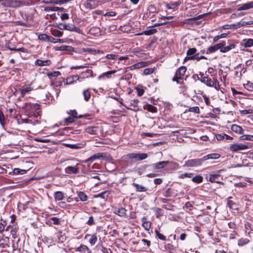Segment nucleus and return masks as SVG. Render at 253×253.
<instances>
[{"mask_svg":"<svg viewBox=\"0 0 253 253\" xmlns=\"http://www.w3.org/2000/svg\"><path fill=\"white\" fill-rule=\"evenodd\" d=\"M200 81L206 84L208 86L214 87V89L217 91H220L222 93L223 91L222 90V87L220 86L221 85L219 84V81L217 79L213 78L212 80L209 78L208 76H205L203 74H200Z\"/></svg>","mask_w":253,"mask_h":253,"instance_id":"nucleus-1","label":"nucleus"},{"mask_svg":"<svg viewBox=\"0 0 253 253\" xmlns=\"http://www.w3.org/2000/svg\"><path fill=\"white\" fill-rule=\"evenodd\" d=\"M186 71V68L184 66L179 67L176 71L174 77L172 79V81L176 82L177 84H182L183 83L182 77L185 75Z\"/></svg>","mask_w":253,"mask_h":253,"instance_id":"nucleus-2","label":"nucleus"},{"mask_svg":"<svg viewBox=\"0 0 253 253\" xmlns=\"http://www.w3.org/2000/svg\"><path fill=\"white\" fill-rule=\"evenodd\" d=\"M58 28L62 30H66L71 32H76L78 33H81V29L72 23H59L58 25Z\"/></svg>","mask_w":253,"mask_h":253,"instance_id":"nucleus-3","label":"nucleus"},{"mask_svg":"<svg viewBox=\"0 0 253 253\" xmlns=\"http://www.w3.org/2000/svg\"><path fill=\"white\" fill-rule=\"evenodd\" d=\"M126 158L128 160H131L133 162L143 160L147 158V155L145 153H129L126 155Z\"/></svg>","mask_w":253,"mask_h":253,"instance_id":"nucleus-4","label":"nucleus"},{"mask_svg":"<svg viewBox=\"0 0 253 253\" xmlns=\"http://www.w3.org/2000/svg\"><path fill=\"white\" fill-rule=\"evenodd\" d=\"M203 162L202 158L191 159L185 161L183 167H196L201 166Z\"/></svg>","mask_w":253,"mask_h":253,"instance_id":"nucleus-5","label":"nucleus"},{"mask_svg":"<svg viewBox=\"0 0 253 253\" xmlns=\"http://www.w3.org/2000/svg\"><path fill=\"white\" fill-rule=\"evenodd\" d=\"M250 148L247 143H236L231 144L230 150L232 152H236L240 150H245Z\"/></svg>","mask_w":253,"mask_h":253,"instance_id":"nucleus-6","label":"nucleus"},{"mask_svg":"<svg viewBox=\"0 0 253 253\" xmlns=\"http://www.w3.org/2000/svg\"><path fill=\"white\" fill-rule=\"evenodd\" d=\"M102 3L103 2L97 0H87L84 2V5L86 8L90 9L95 8Z\"/></svg>","mask_w":253,"mask_h":253,"instance_id":"nucleus-7","label":"nucleus"},{"mask_svg":"<svg viewBox=\"0 0 253 253\" xmlns=\"http://www.w3.org/2000/svg\"><path fill=\"white\" fill-rule=\"evenodd\" d=\"M1 4L4 6L17 7L21 5V2L17 0H0Z\"/></svg>","mask_w":253,"mask_h":253,"instance_id":"nucleus-8","label":"nucleus"},{"mask_svg":"<svg viewBox=\"0 0 253 253\" xmlns=\"http://www.w3.org/2000/svg\"><path fill=\"white\" fill-rule=\"evenodd\" d=\"M148 65V63L145 61H141L138 62L136 64H134L131 66H130L128 67V68L130 70H134L135 69H140Z\"/></svg>","mask_w":253,"mask_h":253,"instance_id":"nucleus-9","label":"nucleus"},{"mask_svg":"<svg viewBox=\"0 0 253 253\" xmlns=\"http://www.w3.org/2000/svg\"><path fill=\"white\" fill-rule=\"evenodd\" d=\"M33 89V88L30 85H29L19 88L17 91L20 93L21 97H23L26 94L29 93Z\"/></svg>","mask_w":253,"mask_h":253,"instance_id":"nucleus-10","label":"nucleus"},{"mask_svg":"<svg viewBox=\"0 0 253 253\" xmlns=\"http://www.w3.org/2000/svg\"><path fill=\"white\" fill-rule=\"evenodd\" d=\"M80 77V79H85L89 78H92L94 77L92 70L87 69L85 71L82 72Z\"/></svg>","mask_w":253,"mask_h":253,"instance_id":"nucleus-11","label":"nucleus"},{"mask_svg":"<svg viewBox=\"0 0 253 253\" xmlns=\"http://www.w3.org/2000/svg\"><path fill=\"white\" fill-rule=\"evenodd\" d=\"M25 109L27 110L35 111L40 109V105L37 103H26L25 105Z\"/></svg>","mask_w":253,"mask_h":253,"instance_id":"nucleus-12","label":"nucleus"},{"mask_svg":"<svg viewBox=\"0 0 253 253\" xmlns=\"http://www.w3.org/2000/svg\"><path fill=\"white\" fill-rule=\"evenodd\" d=\"M221 42H224L223 46H221V47L220 48V52L221 53H226L236 47V45L234 43H231L229 45L225 46L226 42L225 41H222Z\"/></svg>","mask_w":253,"mask_h":253,"instance_id":"nucleus-13","label":"nucleus"},{"mask_svg":"<svg viewBox=\"0 0 253 253\" xmlns=\"http://www.w3.org/2000/svg\"><path fill=\"white\" fill-rule=\"evenodd\" d=\"M104 157V155L103 153H98L93 155V156H91L87 159L84 160V163H89V162L91 163L96 160L99 159L100 158H103Z\"/></svg>","mask_w":253,"mask_h":253,"instance_id":"nucleus-14","label":"nucleus"},{"mask_svg":"<svg viewBox=\"0 0 253 253\" xmlns=\"http://www.w3.org/2000/svg\"><path fill=\"white\" fill-rule=\"evenodd\" d=\"M253 8V1H251L242 5H238L237 10H246Z\"/></svg>","mask_w":253,"mask_h":253,"instance_id":"nucleus-15","label":"nucleus"},{"mask_svg":"<svg viewBox=\"0 0 253 253\" xmlns=\"http://www.w3.org/2000/svg\"><path fill=\"white\" fill-rule=\"evenodd\" d=\"M89 239V243L91 246H94L97 241V236L96 234H87L84 236V239Z\"/></svg>","mask_w":253,"mask_h":253,"instance_id":"nucleus-16","label":"nucleus"},{"mask_svg":"<svg viewBox=\"0 0 253 253\" xmlns=\"http://www.w3.org/2000/svg\"><path fill=\"white\" fill-rule=\"evenodd\" d=\"M224 42L218 43L213 46H210L207 51V53H211L219 49L220 50L221 46H223Z\"/></svg>","mask_w":253,"mask_h":253,"instance_id":"nucleus-17","label":"nucleus"},{"mask_svg":"<svg viewBox=\"0 0 253 253\" xmlns=\"http://www.w3.org/2000/svg\"><path fill=\"white\" fill-rule=\"evenodd\" d=\"M78 164L75 166H68L65 169V172L67 174H76L78 172L79 168L77 167Z\"/></svg>","mask_w":253,"mask_h":253,"instance_id":"nucleus-18","label":"nucleus"},{"mask_svg":"<svg viewBox=\"0 0 253 253\" xmlns=\"http://www.w3.org/2000/svg\"><path fill=\"white\" fill-rule=\"evenodd\" d=\"M141 221L142 227L146 231H149L151 228V222L146 217H142Z\"/></svg>","mask_w":253,"mask_h":253,"instance_id":"nucleus-19","label":"nucleus"},{"mask_svg":"<svg viewBox=\"0 0 253 253\" xmlns=\"http://www.w3.org/2000/svg\"><path fill=\"white\" fill-rule=\"evenodd\" d=\"M80 80V77L77 75H73L68 77L66 80V84H71Z\"/></svg>","mask_w":253,"mask_h":253,"instance_id":"nucleus-20","label":"nucleus"},{"mask_svg":"<svg viewBox=\"0 0 253 253\" xmlns=\"http://www.w3.org/2000/svg\"><path fill=\"white\" fill-rule=\"evenodd\" d=\"M85 142H84L81 143H77V144H65V146L71 148V149H79L82 148L84 147L85 145Z\"/></svg>","mask_w":253,"mask_h":253,"instance_id":"nucleus-21","label":"nucleus"},{"mask_svg":"<svg viewBox=\"0 0 253 253\" xmlns=\"http://www.w3.org/2000/svg\"><path fill=\"white\" fill-rule=\"evenodd\" d=\"M75 251L80 253H91V251L89 248L86 245H81L80 247L76 248Z\"/></svg>","mask_w":253,"mask_h":253,"instance_id":"nucleus-22","label":"nucleus"},{"mask_svg":"<svg viewBox=\"0 0 253 253\" xmlns=\"http://www.w3.org/2000/svg\"><path fill=\"white\" fill-rule=\"evenodd\" d=\"M51 62L50 60H42L37 59L35 62V64L39 66H46L50 65Z\"/></svg>","mask_w":253,"mask_h":253,"instance_id":"nucleus-23","label":"nucleus"},{"mask_svg":"<svg viewBox=\"0 0 253 253\" xmlns=\"http://www.w3.org/2000/svg\"><path fill=\"white\" fill-rule=\"evenodd\" d=\"M220 157V155L218 153H212L204 156L202 158L203 162L207 161L209 159H217Z\"/></svg>","mask_w":253,"mask_h":253,"instance_id":"nucleus-24","label":"nucleus"},{"mask_svg":"<svg viewBox=\"0 0 253 253\" xmlns=\"http://www.w3.org/2000/svg\"><path fill=\"white\" fill-rule=\"evenodd\" d=\"M51 40H49V41L53 43H57V42H60V43H70L71 42H73V40L71 39H69L68 38L65 39H55L53 37L50 38Z\"/></svg>","mask_w":253,"mask_h":253,"instance_id":"nucleus-25","label":"nucleus"},{"mask_svg":"<svg viewBox=\"0 0 253 253\" xmlns=\"http://www.w3.org/2000/svg\"><path fill=\"white\" fill-rule=\"evenodd\" d=\"M170 162L168 161H162L159 163H155L152 165L154 169H160L164 168L167 165L169 164Z\"/></svg>","mask_w":253,"mask_h":253,"instance_id":"nucleus-26","label":"nucleus"},{"mask_svg":"<svg viewBox=\"0 0 253 253\" xmlns=\"http://www.w3.org/2000/svg\"><path fill=\"white\" fill-rule=\"evenodd\" d=\"M53 196L55 201H59L64 199L65 194L61 191H56L54 193Z\"/></svg>","mask_w":253,"mask_h":253,"instance_id":"nucleus-27","label":"nucleus"},{"mask_svg":"<svg viewBox=\"0 0 253 253\" xmlns=\"http://www.w3.org/2000/svg\"><path fill=\"white\" fill-rule=\"evenodd\" d=\"M8 240V237H4L3 235H0V248H5L8 246L7 242Z\"/></svg>","mask_w":253,"mask_h":253,"instance_id":"nucleus-28","label":"nucleus"},{"mask_svg":"<svg viewBox=\"0 0 253 253\" xmlns=\"http://www.w3.org/2000/svg\"><path fill=\"white\" fill-rule=\"evenodd\" d=\"M197 49L195 48H189L187 51V55L188 56V58H191L193 59H195L196 58L197 54H196Z\"/></svg>","mask_w":253,"mask_h":253,"instance_id":"nucleus-29","label":"nucleus"},{"mask_svg":"<svg viewBox=\"0 0 253 253\" xmlns=\"http://www.w3.org/2000/svg\"><path fill=\"white\" fill-rule=\"evenodd\" d=\"M126 210L125 209L120 208L118 209H115L113 212L120 216L124 217L126 216Z\"/></svg>","mask_w":253,"mask_h":253,"instance_id":"nucleus-30","label":"nucleus"},{"mask_svg":"<svg viewBox=\"0 0 253 253\" xmlns=\"http://www.w3.org/2000/svg\"><path fill=\"white\" fill-rule=\"evenodd\" d=\"M241 45L245 47H251L253 46V40L252 39H244L242 41Z\"/></svg>","mask_w":253,"mask_h":253,"instance_id":"nucleus-31","label":"nucleus"},{"mask_svg":"<svg viewBox=\"0 0 253 253\" xmlns=\"http://www.w3.org/2000/svg\"><path fill=\"white\" fill-rule=\"evenodd\" d=\"M231 129L232 131L238 134H242L244 133V129L242 127L237 125H232Z\"/></svg>","mask_w":253,"mask_h":253,"instance_id":"nucleus-32","label":"nucleus"},{"mask_svg":"<svg viewBox=\"0 0 253 253\" xmlns=\"http://www.w3.org/2000/svg\"><path fill=\"white\" fill-rule=\"evenodd\" d=\"M220 175L218 174H211L209 178V181L211 183H220Z\"/></svg>","mask_w":253,"mask_h":253,"instance_id":"nucleus-33","label":"nucleus"},{"mask_svg":"<svg viewBox=\"0 0 253 253\" xmlns=\"http://www.w3.org/2000/svg\"><path fill=\"white\" fill-rule=\"evenodd\" d=\"M56 51H73L74 50V48L71 46L69 45H62L60 46L57 47L55 49Z\"/></svg>","mask_w":253,"mask_h":253,"instance_id":"nucleus-34","label":"nucleus"},{"mask_svg":"<svg viewBox=\"0 0 253 253\" xmlns=\"http://www.w3.org/2000/svg\"><path fill=\"white\" fill-rule=\"evenodd\" d=\"M116 72V70H113V71H108V72L103 73L98 77V79L101 80L102 79H105V78L109 79V78H110V76L111 75L114 74Z\"/></svg>","mask_w":253,"mask_h":253,"instance_id":"nucleus-35","label":"nucleus"},{"mask_svg":"<svg viewBox=\"0 0 253 253\" xmlns=\"http://www.w3.org/2000/svg\"><path fill=\"white\" fill-rule=\"evenodd\" d=\"M132 185L135 188L137 192H145L147 190L146 187L136 183H133Z\"/></svg>","mask_w":253,"mask_h":253,"instance_id":"nucleus-36","label":"nucleus"},{"mask_svg":"<svg viewBox=\"0 0 253 253\" xmlns=\"http://www.w3.org/2000/svg\"><path fill=\"white\" fill-rule=\"evenodd\" d=\"M253 24V22L252 21H241L237 23H236V27L237 29L241 27L246 26L247 25H252Z\"/></svg>","mask_w":253,"mask_h":253,"instance_id":"nucleus-37","label":"nucleus"},{"mask_svg":"<svg viewBox=\"0 0 253 253\" xmlns=\"http://www.w3.org/2000/svg\"><path fill=\"white\" fill-rule=\"evenodd\" d=\"M143 108L145 110H146L152 113H156L157 111V109L156 107L148 103L145 104Z\"/></svg>","mask_w":253,"mask_h":253,"instance_id":"nucleus-38","label":"nucleus"},{"mask_svg":"<svg viewBox=\"0 0 253 253\" xmlns=\"http://www.w3.org/2000/svg\"><path fill=\"white\" fill-rule=\"evenodd\" d=\"M45 11H63L64 10V8L59 7L57 6H47L45 7L44 9Z\"/></svg>","mask_w":253,"mask_h":253,"instance_id":"nucleus-39","label":"nucleus"},{"mask_svg":"<svg viewBox=\"0 0 253 253\" xmlns=\"http://www.w3.org/2000/svg\"><path fill=\"white\" fill-rule=\"evenodd\" d=\"M26 172V170L24 169H21L18 168L14 169L12 172H10V174H23Z\"/></svg>","mask_w":253,"mask_h":253,"instance_id":"nucleus-40","label":"nucleus"},{"mask_svg":"<svg viewBox=\"0 0 253 253\" xmlns=\"http://www.w3.org/2000/svg\"><path fill=\"white\" fill-rule=\"evenodd\" d=\"M19 123H26V124H31L33 125H35L36 124H38L39 122L38 120L35 121L34 122L32 121V120L29 119H22L19 122Z\"/></svg>","mask_w":253,"mask_h":253,"instance_id":"nucleus-41","label":"nucleus"},{"mask_svg":"<svg viewBox=\"0 0 253 253\" xmlns=\"http://www.w3.org/2000/svg\"><path fill=\"white\" fill-rule=\"evenodd\" d=\"M109 193L107 191H104L103 192L100 193V194L95 195L94 196V198H101L103 199H107L108 197Z\"/></svg>","mask_w":253,"mask_h":253,"instance_id":"nucleus-42","label":"nucleus"},{"mask_svg":"<svg viewBox=\"0 0 253 253\" xmlns=\"http://www.w3.org/2000/svg\"><path fill=\"white\" fill-rule=\"evenodd\" d=\"M51 33L53 36L57 37H61L63 35V32L56 29H52Z\"/></svg>","mask_w":253,"mask_h":253,"instance_id":"nucleus-43","label":"nucleus"},{"mask_svg":"<svg viewBox=\"0 0 253 253\" xmlns=\"http://www.w3.org/2000/svg\"><path fill=\"white\" fill-rule=\"evenodd\" d=\"M17 231H18V229H17V228L16 227V226L14 225H12L11 231H10V233H11V236L13 239L17 238Z\"/></svg>","mask_w":253,"mask_h":253,"instance_id":"nucleus-44","label":"nucleus"},{"mask_svg":"<svg viewBox=\"0 0 253 253\" xmlns=\"http://www.w3.org/2000/svg\"><path fill=\"white\" fill-rule=\"evenodd\" d=\"M250 242V240L247 238H242L238 240V245L239 246H243Z\"/></svg>","mask_w":253,"mask_h":253,"instance_id":"nucleus-45","label":"nucleus"},{"mask_svg":"<svg viewBox=\"0 0 253 253\" xmlns=\"http://www.w3.org/2000/svg\"><path fill=\"white\" fill-rule=\"evenodd\" d=\"M192 180L193 182L196 183H201L203 181V177L200 175H197L193 177L192 179Z\"/></svg>","mask_w":253,"mask_h":253,"instance_id":"nucleus-46","label":"nucleus"},{"mask_svg":"<svg viewBox=\"0 0 253 253\" xmlns=\"http://www.w3.org/2000/svg\"><path fill=\"white\" fill-rule=\"evenodd\" d=\"M57 237L59 240V242L63 243L66 240V236L64 234H63L61 231H59L57 233Z\"/></svg>","mask_w":253,"mask_h":253,"instance_id":"nucleus-47","label":"nucleus"},{"mask_svg":"<svg viewBox=\"0 0 253 253\" xmlns=\"http://www.w3.org/2000/svg\"><path fill=\"white\" fill-rule=\"evenodd\" d=\"M78 196L80 199V200L82 201H85L87 199V196L83 192H78Z\"/></svg>","mask_w":253,"mask_h":253,"instance_id":"nucleus-48","label":"nucleus"},{"mask_svg":"<svg viewBox=\"0 0 253 253\" xmlns=\"http://www.w3.org/2000/svg\"><path fill=\"white\" fill-rule=\"evenodd\" d=\"M239 112L240 114L243 116L249 114H253V109H252L242 110H240Z\"/></svg>","mask_w":253,"mask_h":253,"instance_id":"nucleus-49","label":"nucleus"},{"mask_svg":"<svg viewBox=\"0 0 253 253\" xmlns=\"http://www.w3.org/2000/svg\"><path fill=\"white\" fill-rule=\"evenodd\" d=\"M83 95L84 97V99L86 101H88L89 100V99L90 98V93L88 89L84 90Z\"/></svg>","mask_w":253,"mask_h":253,"instance_id":"nucleus-50","label":"nucleus"},{"mask_svg":"<svg viewBox=\"0 0 253 253\" xmlns=\"http://www.w3.org/2000/svg\"><path fill=\"white\" fill-rule=\"evenodd\" d=\"M235 25H236V23L233 24H230V25L226 24V25L222 26L221 27V29H224V30L235 29H237V27H236Z\"/></svg>","mask_w":253,"mask_h":253,"instance_id":"nucleus-51","label":"nucleus"},{"mask_svg":"<svg viewBox=\"0 0 253 253\" xmlns=\"http://www.w3.org/2000/svg\"><path fill=\"white\" fill-rule=\"evenodd\" d=\"M244 87L251 91H253V83L248 81L247 83L244 84Z\"/></svg>","mask_w":253,"mask_h":253,"instance_id":"nucleus-52","label":"nucleus"},{"mask_svg":"<svg viewBox=\"0 0 253 253\" xmlns=\"http://www.w3.org/2000/svg\"><path fill=\"white\" fill-rule=\"evenodd\" d=\"M157 32V30L155 29H151L146 31H144L140 35H151L155 34Z\"/></svg>","mask_w":253,"mask_h":253,"instance_id":"nucleus-53","label":"nucleus"},{"mask_svg":"<svg viewBox=\"0 0 253 253\" xmlns=\"http://www.w3.org/2000/svg\"><path fill=\"white\" fill-rule=\"evenodd\" d=\"M61 75V73L59 71H54L53 72L47 74L48 77L52 79L53 78L58 77Z\"/></svg>","mask_w":253,"mask_h":253,"instance_id":"nucleus-54","label":"nucleus"},{"mask_svg":"<svg viewBox=\"0 0 253 253\" xmlns=\"http://www.w3.org/2000/svg\"><path fill=\"white\" fill-rule=\"evenodd\" d=\"M193 174L192 173H184L179 175V178L184 179L185 178H191L192 177Z\"/></svg>","mask_w":253,"mask_h":253,"instance_id":"nucleus-55","label":"nucleus"},{"mask_svg":"<svg viewBox=\"0 0 253 253\" xmlns=\"http://www.w3.org/2000/svg\"><path fill=\"white\" fill-rule=\"evenodd\" d=\"M241 138L242 140L253 141V135H244Z\"/></svg>","mask_w":253,"mask_h":253,"instance_id":"nucleus-56","label":"nucleus"},{"mask_svg":"<svg viewBox=\"0 0 253 253\" xmlns=\"http://www.w3.org/2000/svg\"><path fill=\"white\" fill-rule=\"evenodd\" d=\"M189 111L195 113L199 114L200 113L199 108L197 106H194L189 108Z\"/></svg>","mask_w":253,"mask_h":253,"instance_id":"nucleus-57","label":"nucleus"},{"mask_svg":"<svg viewBox=\"0 0 253 253\" xmlns=\"http://www.w3.org/2000/svg\"><path fill=\"white\" fill-rule=\"evenodd\" d=\"M154 72L153 68H146L144 70L143 74L144 75H150Z\"/></svg>","mask_w":253,"mask_h":253,"instance_id":"nucleus-58","label":"nucleus"},{"mask_svg":"<svg viewBox=\"0 0 253 253\" xmlns=\"http://www.w3.org/2000/svg\"><path fill=\"white\" fill-rule=\"evenodd\" d=\"M0 124L4 127V116L3 113L0 110Z\"/></svg>","mask_w":253,"mask_h":253,"instance_id":"nucleus-59","label":"nucleus"},{"mask_svg":"<svg viewBox=\"0 0 253 253\" xmlns=\"http://www.w3.org/2000/svg\"><path fill=\"white\" fill-rule=\"evenodd\" d=\"M88 67L87 64H84L83 65L74 66L71 67V69H80Z\"/></svg>","mask_w":253,"mask_h":253,"instance_id":"nucleus-60","label":"nucleus"},{"mask_svg":"<svg viewBox=\"0 0 253 253\" xmlns=\"http://www.w3.org/2000/svg\"><path fill=\"white\" fill-rule=\"evenodd\" d=\"M155 233L159 239H160L162 241L166 240V237L164 235H163L162 234L159 233L158 232V231H157V230H155Z\"/></svg>","mask_w":253,"mask_h":253,"instance_id":"nucleus-61","label":"nucleus"},{"mask_svg":"<svg viewBox=\"0 0 253 253\" xmlns=\"http://www.w3.org/2000/svg\"><path fill=\"white\" fill-rule=\"evenodd\" d=\"M69 114L71 115L72 116V117H73L74 119L81 118V116H78L77 112L75 110H71Z\"/></svg>","mask_w":253,"mask_h":253,"instance_id":"nucleus-62","label":"nucleus"},{"mask_svg":"<svg viewBox=\"0 0 253 253\" xmlns=\"http://www.w3.org/2000/svg\"><path fill=\"white\" fill-rule=\"evenodd\" d=\"M6 221L3 220L2 222L0 223V233H2L5 230V227L6 225Z\"/></svg>","mask_w":253,"mask_h":253,"instance_id":"nucleus-63","label":"nucleus"},{"mask_svg":"<svg viewBox=\"0 0 253 253\" xmlns=\"http://www.w3.org/2000/svg\"><path fill=\"white\" fill-rule=\"evenodd\" d=\"M117 15V13L115 11H109L108 12H106L104 14H103V15L104 16H115Z\"/></svg>","mask_w":253,"mask_h":253,"instance_id":"nucleus-64","label":"nucleus"}]
</instances>
